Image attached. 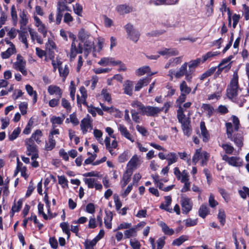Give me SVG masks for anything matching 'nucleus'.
Listing matches in <instances>:
<instances>
[{"label": "nucleus", "instance_id": "f257e3e1", "mask_svg": "<svg viewBox=\"0 0 249 249\" xmlns=\"http://www.w3.org/2000/svg\"><path fill=\"white\" fill-rule=\"evenodd\" d=\"M78 43H80L79 47L76 48L75 55L77 53H81L84 52L85 58L88 57L89 53H92L93 56H95L96 52H99L103 48L104 39L101 38H98L97 44L94 45V38L90 33L84 29L79 30L78 34Z\"/></svg>", "mask_w": 249, "mask_h": 249}, {"label": "nucleus", "instance_id": "f03ea898", "mask_svg": "<svg viewBox=\"0 0 249 249\" xmlns=\"http://www.w3.org/2000/svg\"><path fill=\"white\" fill-rule=\"evenodd\" d=\"M231 118L233 124L231 122L226 124L227 137L240 148L243 145L244 139L242 134L236 133L239 129V120L235 116H232Z\"/></svg>", "mask_w": 249, "mask_h": 249}, {"label": "nucleus", "instance_id": "7ed1b4c3", "mask_svg": "<svg viewBox=\"0 0 249 249\" xmlns=\"http://www.w3.org/2000/svg\"><path fill=\"white\" fill-rule=\"evenodd\" d=\"M238 80L237 72H234L230 84L227 89V96L232 101L241 105L243 103V102H239L237 99V96L241 91V89L239 87Z\"/></svg>", "mask_w": 249, "mask_h": 249}, {"label": "nucleus", "instance_id": "20e7f679", "mask_svg": "<svg viewBox=\"0 0 249 249\" xmlns=\"http://www.w3.org/2000/svg\"><path fill=\"white\" fill-rule=\"evenodd\" d=\"M177 118L178 122L181 124V128L184 134L189 137L192 131L190 114L186 117L184 113V111L180 107L179 109L177 110Z\"/></svg>", "mask_w": 249, "mask_h": 249}, {"label": "nucleus", "instance_id": "39448f33", "mask_svg": "<svg viewBox=\"0 0 249 249\" xmlns=\"http://www.w3.org/2000/svg\"><path fill=\"white\" fill-rule=\"evenodd\" d=\"M197 66V63H191L188 66L189 69L187 70V63H184L180 68L179 70L174 73V71L172 70L169 71V75L172 77L173 75L178 78H180L184 75L186 76L187 81H190L192 79L191 74L193 72L194 69Z\"/></svg>", "mask_w": 249, "mask_h": 249}, {"label": "nucleus", "instance_id": "423d86ee", "mask_svg": "<svg viewBox=\"0 0 249 249\" xmlns=\"http://www.w3.org/2000/svg\"><path fill=\"white\" fill-rule=\"evenodd\" d=\"M210 157V155L207 152L202 151L201 149H196L193 157L192 161L196 165V163L200 161L201 166L206 165Z\"/></svg>", "mask_w": 249, "mask_h": 249}, {"label": "nucleus", "instance_id": "0eeeda50", "mask_svg": "<svg viewBox=\"0 0 249 249\" xmlns=\"http://www.w3.org/2000/svg\"><path fill=\"white\" fill-rule=\"evenodd\" d=\"M25 144L27 147V155L32 156V160H34L38 158L36 146L35 144L34 141L32 139H26Z\"/></svg>", "mask_w": 249, "mask_h": 249}, {"label": "nucleus", "instance_id": "6e6552de", "mask_svg": "<svg viewBox=\"0 0 249 249\" xmlns=\"http://www.w3.org/2000/svg\"><path fill=\"white\" fill-rule=\"evenodd\" d=\"M124 28L127 33L128 38L135 43L137 42L140 36L139 32L134 29L133 26L130 23L125 25Z\"/></svg>", "mask_w": 249, "mask_h": 249}, {"label": "nucleus", "instance_id": "1a4fd4ad", "mask_svg": "<svg viewBox=\"0 0 249 249\" xmlns=\"http://www.w3.org/2000/svg\"><path fill=\"white\" fill-rule=\"evenodd\" d=\"M180 204L182 207V213L185 214L188 213L191 211L193 205L191 199L185 195H181Z\"/></svg>", "mask_w": 249, "mask_h": 249}, {"label": "nucleus", "instance_id": "9d476101", "mask_svg": "<svg viewBox=\"0 0 249 249\" xmlns=\"http://www.w3.org/2000/svg\"><path fill=\"white\" fill-rule=\"evenodd\" d=\"M69 37L72 39V43L71 45V54L70 55V61H72L74 60V58L75 57V51L76 48L78 47H80V44L78 43V39H76V36L72 33L69 32L68 33ZM79 49V48H78Z\"/></svg>", "mask_w": 249, "mask_h": 249}, {"label": "nucleus", "instance_id": "9b49d317", "mask_svg": "<svg viewBox=\"0 0 249 249\" xmlns=\"http://www.w3.org/2000/svg\"><path fill=\"white\" fill-rule=\"evenodd\" d=\"M174 174L178 180H180L181 183L189 181V175L186 170H184L181 172L177 167L174 169Z\"/></svg>", "mask_w": 249, "mask_h": 249}, {"label": "nucleus", "instance_id": "f8f14e48", "mask_svg": "<svg viewBox=\"0 0 249 249\" xmlns=\"http://www.w3.org/2000/svg\"><path fill=\"white\" fill-rule=\"evenodd\" d=\"M222 160L234 167H240L242 165V160L238 157H229L227 155H224L222 156Z\"/></svg>", "mask_w": 249, "mask_h": 249}, {"label": "nucleus", "instance_id": "ddd939ff", "mask_svg": "<svg viewBox=\"0 0 249 249\" xmlns=\"http://www.w3.org/2000/svg\"><path fill=\"white\" fill-rule=\"evenodd\" d=\"M141 164L140 158L137 155H134L127 164V170L128 172L132 173L133 170L136 169Z\"/></svg>", "mask_w": 249, "mask_h": 249}, {"label": "nucleus", "instance_id": "4468645a", "mask_svg": "<svg viewBox=\"0 0 249 249\" xmlns=\"http://www.w3.org/2000/svg\"><path fill=\"white\" fill-rule=\"evenodd\" d=\"M54 71L58 68L60 76L66 78L69 72L68 66L66 63H52Z\"/></svg>", "mask_w": 249, "mask_h": 249}, {"label": "nucleus", "instance_id": "2eb2a0df", "mask_svg": "<svg viewBox=\"0 0 249 249\" xmlns=\"http://www.w3.org/2000/svg\"><path fill=\"white\" fill-rule=\"evenodd\" d=\"M84 181L89 188H95L97 190H101L102 189V184L94 178H85Z\"/></svg>", "mask_w": 249, "mask_h": 249}, {"label": "nucleus", "instance_id": "dca6fc26", "mask_svg": "<svg viewBox=\"0 0 249 249\" xmlns=\"http://www.w3.org/2000/svg\"><path fill=\"white\" fill-rule=\"evenodd\" d=\"M80 127L83 134H86L88 129H92V121L90 117H88L82 119L81 121Z\"/></svg>", "mask_w": 249, "mask_h": 249}, {"label": "nucleus", "instance_id": "f3484780", "mask_svg": "<svg viewBox=\"0 0 249 249\" xmlns=\"http://www.w3.org/2000/svg\"><path fill=\"white\" fill-rule=\"evenodd\" d=\"M160 112L161 109L159 107L148 106H145L142 114L154 117L157 116Z\"/></svg>", "mask_w": 249, "mask_h": 249}, {"label": "nucleus", "instance_id": "a211bd4d", "mask_svg": "<svg viewBox=\"0 0 249 249\" xmlns=\"http://www.w3.org/2000/svg\"><path fill=\"white\" fill-rule=\"evenodd\" d=\"M80 92L81 94V97L79 95H77V102L78 104H83L85 106H88L86 100L88 97L87 92L84 87L82 86L80 89Z\"/></svg>", "mask_w": 249, "mask_h": 249}, {"label": "nucleus", "instance_id": "6ab92c4d", "mask_svg": "<svg viewBox=\"0 0 249 249\" xmlns=\"http://www.w3.org/2000/svg\"><path fill=\"white\" fill-rule=\"evenodd\" d=\"M117 127L118 130L120 132L122 136L131 142H134V140L133 137L124 125L122 124H117Z\"/></svg>", "mask_w": 249, "mask_h": 249}, {"label": "nucleus", "instance_id": "aec40b11", "mask_svg": "<svg viewBox=\"0 0 249 249\" xmlns=\"http://www.w3.org/2000/svg\"><path fill=\"white\" fill-rule=\"evenodd\" d=\"M116 10L120 15L129 13L133 11V8L126 4H120L116 6Z\"/></svg>", "mask_w": 249, "mask_h": 249}, {"label": "nucleus", "instance_id": "412c9836", "mask_svg": "<svg viewBox=\"0 0 249 249\" xmlns=\"http://www.w3.org/2000/svg\"><path fill=\"white\" fill-rule=\"evenodd\" d=\"M150 4L158 5L162 4H176L178 2L179 0H147Z\"/></svg>", "mask_w": 249, "mask_h": 249}, {"label": "nucleus", "instance_id": "4be33fe9", "mask_svg": "<svg viewBox=\"0 0 249 249\" xmlns=\"http://www.w3.org/2000/svg\"><path fill=\"white\" fill-rule=\"evenodd\" d=\"M164 202L160 204V208L164 210L167 212L169 213L173 212V209L170 208L169 206H170L172 202V198L170 196H166L164 197Z\"/></svg>", "mask_w": 249, "mask_h": 249}, {"label": "nucleus", "instance_id": "5701e85b", "mask_svg": "<svg viewBox=\"0 0 249 249\" xmlns=\"http://www.w3.org/2000/svg\"><path fill=\"white\" fill-rule=\"evenodd\" d=\"M48 91L50 95L55 94L60 98L62 96V91L60 88L54 85H50L48 88Z\"/></svg>", "mask_w": 249, "mask_h": 249}, {"label": "nucleus", "instance_id": "b1692460", "mask_svg": "<svg viewBox=\"0 0 249 249\" xmlns=\"http://www.w3.org/2000/svg\"><path fill=\"white\" fill-rule=\"evenodd\" d=\"M150 69L148 66H144L137 69L136 71V74L138 76H142L144 74H149L150 75H153L156 73V72H152L150 73Z\"/></svg>", "mask_w": 249, "mask_h": 249}, {"label": "nucleus", "instance_id": "393cba45", "mask_svg": "<svg viewBox=\"0 0 249 249\" xmlns=\"http://www.w3.org/2000/svg\"><path fill=\"white\" fill-rule=\"evenodd\" d=\"M29 32L33 41H35V40H36V42L40 44L43 43V39L38 35L37 32H36L31 28H29Z\"/></svg>", "mask_w": 249, "mask_h": 249}, {"label": "nucleus", "instance_id": "a878e982", "mask_svg": "<svg viewBox=\"0 0 249 249\" xmlns=\"http://www.w3.org/2000/svg\"><path fill=\"white\" fill-rule=\"evenodd\" d=\"M150 82V79L145 78L140 79L135 87V91H139L143 87L147 86Z\"/></svg>", "mask_w": 249, "mask_h": 249}, {"label": "nucleus", "instance_id": "bb28decb", "mask_svg": "<svg viewBox=\"0 0 249 249\" xmlns=\"http://www.w3.org/2000/svg\"><path fill=\"white\" fill-rule=\"evenodd\" d=\"M178 51L174 49L167 48H163L162 50L159 52L160 54L168 56L176 55L178 54Z\"/></svg>", "mask_w": 249, "mask_h": 249}, {"label": "nucleus", "instance_id": "cd10ccee", "mask_svg": "<svg viewBox=\"0 0 249 249\" xmlns=\"http://www.w3.org/2000/svg\"><path fill=\"white\" fill-rule=\"evenodd\" d=\"M166 160L168 166L176 162L178 160V155L174 152H170L167 154Z\"/></svg>", "mask_w": 249, "mask_h": 249}, {"label": "nucleus", "instance_id": "c85d7f7f", "mask_svg": "<svg viewBox=\"0 0 249 249\" xmlns=\"http://www.w3.org/2000/svg\"><path fill=\"white\" fill-rule=\"evenodd\" d=\"M201 108L203 111L207 114L208 117L212 116L214 111V108L211 105L208 104H203Z\"/></svg>", "mask_w": 249, "mask_h": 249}, {"label": "nucleus", "instance_id": "c756f323", "mask_svg": "<svg viewBox=\"0 0 249 249\" xmlns=\"http://www.w3.org/2000/svg\"><path fill=\"white\" fill-rule=\"evenodd\" d=\"M137 227L130 228L124 232V238H129L131 237H135L137 235Z\"/></svg>", "mask_w": 249, "mask_h": 249}, {"label": "nucleus", "instance_id": "7c9ffc66", "mask_svg": "<svg viewBox=\"0 0 249 249\" xmlns=\"http://www.w3.org/2000/svg\"><path fill=\"white\" fill-rule=\"evenodd\" d=\"M159 225L161 227L162 231L165 234L172 235L174 233V230L170 228L164 222H160Z\"/></svg>", "mask_w": 249, "mask_h": 249}, {"label": "nucleus", "instance_id": "2f4dec72", "mask_svg": "<svg viewBox=\"0 0 249 249\" xmlns=\"http://www.w3.org/2000/svg\"><path fill=\"white\" fill-rule=\"evenodd\" d=\"M113 215L112 213L111 212H107L106 216L104 218V223L107 229H110L111 228V221Z\"/></svg>", "mask_w": 249, "mask_h": 249}, {"label": "nucleus", "instance_id": "473e14b6", "mask_svg": "<svg viewBox=\"0 0 249 249\" xmlns=\"http://www.w3.org/2000/svg\"><path fill=\"white\" fill-rule=\"evenodd\" d=\"M19 33V39L24 44L25 48H28V43L27 41V37L28 34L26 31H20Z\"/></svg>", "mask_w": 249, "mask_h": 249}, {"label": "nucleus", "instance_id": "72a5a7b5", "mask_svg": "<svg viewBox=\"0 0 249 249\" xmlns=\"http://www.w3.org/2000/svg\"><path fill=\"white\" fill-rule=\"evenodd\" d=\"M200 127L201 129V134L203 137V141L205 142H206L208 140L209 134L204 122H201L200 123Z\"/></svg>", "mask_w": 249, "mask_h": 249}, {"label": "nucleus", "instance_id": "f704fd0d", "mask_svg": "<svg viewBox=\"0 0 249 249\" xmlns=\"http://www.w3.org/2000/svg\"><path fill=\"white\" fill-rule=\"evenodd\" d=\"M56 145V141L54 138L49 137L48 141L46 142L45 148L47 151L53 149Z\"/></svg>", "mask_w": 249, "mask_h": 249}, {"label": "nucleus", "instance_id": "c9c22d12", "mask_svg": "<svg viewBox=\"0 0 249 249\" xmlns=\"http://www.w3.org/2000/svg\"><path fill=\"white\" fill-rule=\"evenodd\" d=\"M65 119L64 116L62 117L53 116L51 119V122L52 124V127L56 128V124H61Z\"/></svg>", "mask_w": 249, "mask_h": 249}, {"label": "nucleus", "instance_id": "e433bc0d", "mask_svg": "<svg viewBox=\"0 0 249 249\" xmlns=\"http://www.w3.org/2000/svg\"><path fill=\"white\" fill-rule=\"evenodd\" d=\"M189 239V237L186 235H182L178 238L175 239L173 242L172 245L174 246H179L183 244L185 241Z\"/></svg>", "mask_w": 249, "mask_h": 249}, {"label": "nucleus", "instance_id": "4c0bfd02", "mask_svg": "<svg viewBox=\"0 0 249 249\" xmlns=\"http://www.w3.org/2000/svg\"><path fill=\"white\" fill-rule=\"evenodd\" d=\"M13 68L18 71H20L23 75L27 74V71L25 69V63H14Z\"/></svg>", "mask_w": 249, "mask_h": 249}, {"label": "nucleus", "instance_id": "58836bf2", "mask_svg": "<svg viewBox=\"0 0 249 249\" xmlns=\"http://www.w3.org/2000/svg\"><path fill=\"white\" fill-rule=\"evenodd\" d=\"M42 136V133L39 129L36 130L32 135L30 139L32 140H35L37 143H40L41 142V138Z\"/></svg>", "mask_w": 249, "mask_h": 249}, {"label": "nucleus", "instance_id": "ea45409f", "mask_svg": "<svg viewBox=\"0 0 249 249\" xmlns=\"http://www.w3.org/2000/svg\"><path fill=\"white\" fill-rule=\"evenodd\" d=\"M25 89L30 96H33V102L36 103L37 101V93L36 91L34 90L33 87L30 85H27Z\"/></svg>", "mask_w": 249, "mask_h": 249}, {"label": "nucleus", "instance_id": "a19ab883", "mask_svg": "<svg viewBox=\"0 0 249 249\" xmlns=\"http://www.w3.org/2000/svg\"><path fill=\"white\" fill-rule=\"evenodd\" d=\"M124 87V93L127 95H131L133 89V84L132 82L127 81L125 82Z\"/></svg>", "mask_w": 249, "mask_h": 249}, {"label": "nucleus", "instance_id": "79ce46f5", "mask_svg": "<svg viewBox=\"0 0 249 249\" xmlns=\"http://www.w3.org/2000/svg\"><path fill=\"white\" fill-rule=\"evenodd\" d=\"M67 3V0H59L57 3V11L63 12L65 10H69Z\"/></svg>", "mask_w": 249, "mask_h": 249}, {"label": "nucleus", "instance_id": "37998d69", "mask_svg": "<svg viewBox=\"0 0 249 249\" xmlns=\"http://www.w3.org/2000/svg\"><path fill=\"white\" fill-rule=\"evenodd\" d=\"M20 21L19 22L21 24V28L22 26H25L28 22V18L27 14L24 11L21 12L19 14Z\"/></svg>", "mask_w": 249, "mask_h": 249}, {"label": "nucleus", "instance_id": "c03bdc74", "mask_svg": "<svg viewBox=\"0 0 249 249\" xmlns=\"http://www.w3.org/2000/svg\"><path fill=\"white\" fill-rule=\"evenodd\" d=\"M209 212V209L206 205H202L199 210V215L202 218H205Z\"/></svg>", "mask_w": 249, "mask_h": 249}, {"label": "nucleus", "instance_id": "a18cd8bd", "mask_svg": "<svg viewBox=\"0 0 249 249\" xmlns=\"http://www.w3.org/2000/svg\"><path fill=\"white\" fill-rule=\"evenodd\" d=\"M15 52V47H9L7 50L1 53V56L3 59H6L9 58L12 54Z\"/></svg>", "mask_w": 249, "mask_h": 249}, {"label": "nucleus", "instance_id": "49530a36", "mask_svg": "<svg viewBox=\"0 0 249 249\" xmlns=\"http://www.w3.org/2000/svg\"><path fill=\"white\" fill-rule=\"evenodd\" d=\"M180 90L181 93L185 94L186 95L189 94L191 91V88L189 87L187 85L185 81H182L180 85Z\"/></svg>", "mask_w": 249, "mask_h": 249}, {"label": "nucleus", "instance_id": "de8ad7c7", "mask_svg": "<svg viewBox=\"0 0 249 249\" xmlns=\"http://www.w3.org/2000/svg\"><path fill=\"white\" fill-rule=\"evenodd\" d=\"M93 135L97 141L101 144H103V140L102 139L103 133L99 129H95L93 130Z\"/></svg>", "mask_w": 249, "mask_h": 249}, {"label": "nucleus", "instance_id": "09e8293b", "mask_svg": "<svg viewBox=\"0 0 249 249\" xmlns=\"http://www.w3.org/2000/svg\"><path fill=\"white\" fill-rule=\"evenodd\" d=\"M132 173H130L128 172L127 170L126 171L125 173L124 174L123 179L122 181V187H124L128 182L130 181V177Z\"/></svg>", "mask_w": 249, "mask_h": 249}, {"label": "nucleus", "instance_id": "8fccbe9b", "mask_svg": "<svg viewBox=\"0 0 249 249\" xmlns=\"http://www.w3.org/2000/svg\"><path fill=\"white\" fill-rule=\"evenodd\" d=\"M98 242L93 239L92 240H86L84 243L86 249H94V247Z\"/></svg>", "mask_w": 249, "mask_h": 249}, {"label": "nucleus", "instance_id": "3c124183", "mask_svg": "<svg viewBox=\"0 0 249 249\" xmlns=\"http://www.w3.org/2000/svg\"><path fill=\"white\" fill-rule=\"evenodd\" d=\"M131 106L137 108L139 110L140 113H142L145 106L140 102L138 101H134L131 103Z\"/></svg>", "mask_w": 249, "mask_h": 249}, {"label": "nucleus", "instance_id": "603ef678", "mask_svg": "<svg viewBox=\"0 0 249 249\" xmlns=\"http://www.w3.org/2000/svg\"><path fill=\"white\" fill-rule=\"evenodd\" d=\"M101 95L106 101H107L108 103H110L111 102V96L107 89H103L101 91Z\"/></svg>", "mask_w": 249, "mask_h": 249}, {"label": "nucleus", "instance_id": "864d4df0", "mask_svg": "<svg viewBox=\"0 0 249 249\" xmlns=\"http://www.w3.org/2000/svg\"><path fill=\"white\" fill-rule=\"evenodd\" d=\"M216 69V67L211 68L201 75L200 77V79L201 80H203L206 78L211 76L215 71Z\"/></svg>", "mask_w": 249, "mask_h": 249}, {"label": "nucleus", "instance_id": "5fc2aeb1", "mask_svg": "<svg viewBox=\"0 0 249 249\" xmlns=\"http://www.w3.org/2000/svg\"><path fill=\"white\" fill-rule=\"evenodd\" d=\"M186 98V95L185 94L181 93L176 101V103L178 107V109H179V107H181L182 110H183L181 104L185 102Z\"/></svg>", "mask_w": 249, "mask_h": 249}, {"label": "nucleus", "instance_id": "6e6d98bb", "mask_svg": "<svg viewBox=\"0 0 249 249\" xmlns=\"http://www.w3.org/2000/svg\"><path fill=\"white\" fill-rule=\"evenodd\" d=\"M58 183L61 185L62 187L65 188L68 187V181L64 176H58Z\"/></svg>", "mask_w": 249, "mask_h": 249}, {"label": "nucleus", "instance_id": "4d7b16f0", "mask_svg": "<svg viewBox=\"0 0 249 249\" xmlns=\"http://www.w3.org/2000/svg\"><path fill=\"white\" fill-rule=\"evenodd\" d=\"M61 105L66 109L68 112L71 111V107L70 103L64 98L61 99Z\"/></svg>", "mask_w": 249, "mask_h": 249}, {"label": "nucleus", "instance_id": "13d9d810", "mask_svg": "<svg viewBox=\"0 0 249 249\" xmlns=\"http://www.w3.org/2000/svg\"><path fill=\"white\" fill-rule=\"evenodd\" d=\"M113 198H114V203H115V205L116 210L117 211H119V210L121 209V208L122 206V202L121 201L118 195H117L116 194H114L113 195Z\"/></svg>", "mask_w": 249, "mask_h": 249}, {"label": "nucleus", "instance_id": "bf43d9fd", "mask_svg": "<svg viewBox=\"0 0 249 249\" xmlns=\"http://www.w3.org/2000/svg\"><path fill=\"white\" fill-rule=\"evenodd\" d=\"M221 147L228 154H231L234 150V147L229 144H223Z\"/></svg>", "mask_w": 249, "mask_h": 249}, {"label": "nucleus", "instance_id": "052dcab7", "mask_svg": "<svg viewBox=\"0 0 249 249\" xmlns=\"http://www.w3.org/2000/svg\"><path fill=\"white\" fill-rule=\"evenodd\" d=\"M11 15L14 21V24L16 25L18 21V15L15 6L14 5H13L11 8Z\"/></svg>", "mask_w": 249, "mask_h": 249}, {"label": "nucleus", "instance_id": "680f3d73", "mask_svg": "<svg viewBox=\"0 0 249 249\" xmlns=\"http://www.w3.org/2000/svg\"><path fill=\"white\" fill-rule=\"evenodd\" d=\"M226 215L223 210H219L218 214V218L222 225H224L225 222Z\"/></svg>", "mask_w": 249, "mask_h": 249}, {"label": "nucleus", "instance_id": "e2e57ef3", "mask_svg": "<svg viewBox=\"0 0 249 249\" xmlns=\"http://www.w3.org/2000/svg\"><path fill=\"white\" fill-rule=\"evenodd\" d=\"M22 201L19 200L17 203H15L12 207V211L13 213L18 212L22 207Z\"/></svg>", "mask_w": 249, "mask_h": 249}, {"label": "nucleus", "instance_id": "0e129e2a", "mask_svg": "<svg viewBox=\"0 0 249 249\" xmlns=\"http://www.w3.org/2000/svg\"><path fill=\"white\" fill-rule=\"evenodd\" d=\"M73 8L74 13L78 16H81L83 11L82 6L77 3H76L75 5L73 6Z\"/></svg>", "mask_w": 249, "mask_h": 249}, {"label": "nucleus", "instance_id": "69168bd1", "mask_svg": "<svg viewBox=\"0 0 249 249\" xmlns=\"http://www.w3.org/2000/svg\"><path fill=\"white\" fill-rule=\"evenodd\" d=\"M20 132L19 128H17L14 129L12 134L9 135V139L10 141H13L16 139Z\"/></svg>", "mask_w": 249, "mask_h": 249}, {"label": "nucleus", "instance_id": "338daca9", "mask_svg": "<svg viewBox=\"0 0 249 249\" xmlns=\"http://www.w3.org/2000/svg\"><path fill=\"white\" fill-rule=\"evenodd\" d=\"M60 227L61 228L63 231L65 232L69 237L70 234V231L69 230V225L66 222H63L60 224Z\"/></svg>", "mask_w": 249, "mask_h": 249}, {"label": "nucleus", "instance_id": "774afa93", "mask_svg": "<svg viewBox=\"0 0 249 249\" xmlns=\"http://www.w3.org/2000/svg\"><path fill=\"white\" fill-rule=\"evenodd\" d=\"M100 106L104 111L110 113H112V112L118 110L116 108L113 107L112 106L107 107L102 103H100Z\"/></svg>", "mask_w": 249, "mask_h": 249}]
</instances>
